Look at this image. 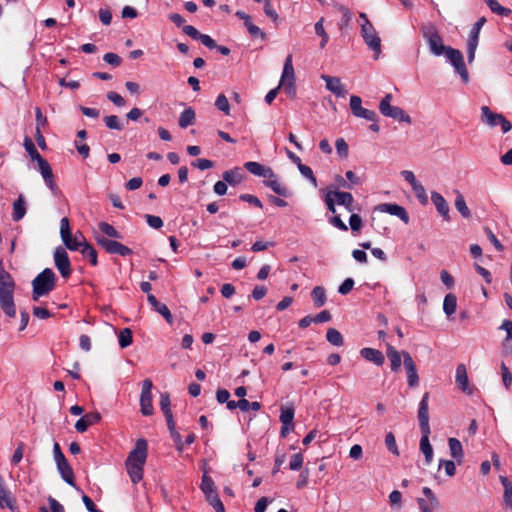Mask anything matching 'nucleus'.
Instances as JSON below:
<instances>
[{
    "instance_id": "obj_1",
    "label": "nucleus",
    "mask_w": 512,
    "mask_h": 512,
    "mask_svg": "<svg viewBox=\"0 0 512 512\" xmlns=\"http://www.w3.org/2000/svg\"><path fill=\"white\" fill-rule=\"evenodd\" d=\"M148 453L147 441L140 438L136 441L132 451H130L125 466L127 473L134 484L139 483L143 479L144 465L146 463Z\"/></svg>"
},
{
    "instance_id": "obj_2",
    "label": "nucleus",
    "mask_w": 512,
    "mask_h": 512,
    "mask_svg": "<svg viewBox=\"0 0 512 512\" xmlns=\"http://www.w3.org/2000/svg\"><path fill=\"white\" fill-rule=\"evenodd\" d=\"M429 393L426 392L420 403L418 408V421L419 427L422 434L420 440V450L425 456V462L427 465H430L433 460V448L429 441V435L431 433L430 425H429V407H428Z\"/></svg>"
},
{
    "instance_id": "obj_3",
    "label": "nucleus",
    "mask_w": 512,
    "mask_h": 512,
    "mask_svg": "<svg viewBox=\"0 0 512 512\" xmlns=\"http://www.w3.org/2000/svg\"><path fill=\"white\" fill-rule=\"evenodd\" d=\"M57 276L51 268H45L32 281V299L48 295L56 287Z\"/></svg>"
},
{
    "instance_id": "obj_4",
    "label": "nucleus",
    "mask_w": 512,
    "mask_h": 512,
    "mask_svg": "<svg viewBox=\"0 0 512 512\" xmlns=\"http://www.w3.org/2000/svg\"><path fill=\"white\" fill-rule=\"evenodd\" d=\"M60 236L65 247L70 251H80L84 247V243H88L82 232L77 231L74 236L72 235L67 217L60 221Z\"/></svg>"
},
{
    "instance_id": "obj_5",
    "label": "nucleus",
    "mask_w": 512,
    "mask_h": 512,
    "mask_svg": "<svg viewBox=\"0 0 512 512\" xmlns=\"http://www.w3.org/2000/svg\"><path fill=\"white\" fill-rule=\"evenodd\" d=\"M420 31L423 38L427 41L431 53L436 56L442 55L448 46L443 44L437 27L432 23H424L421 25Z\"/></svg>"
},
{
    "instance_id": "obj_6",
    "label": "nucleus",
    "mask_w": 512,
    "mask_h": 512,
    "mask_svg": "<svg viewBox=\"0 0 512 512\" xmlns=\"http://www.w3.org/2000/svg\"><path fill=\"white\" fill-rule=\"evenodd\" d=\"M54 459L57 465V469L61 474L63 480L72 487H75L74 472L69 465L65 455L63 454L60 445L55 442L53 445Z\"/></svg>"
},
{
    "instance_id": "obj_7",
    "label": "nucleus",
    "mask_w": 512,
    "mask_h": 512,
    "mask_svg": "<svg viewBox=\"0 0 512 512\" xmlns=\"http://www.w3.org/2000/svg\"><path fill=\"white\" fill-rule=\"evenodd\" d=\"M481 121L490 128L501 126L503 133L512 129L511 122L504 115L493 112L488 106L481 107Z\"/></svg>"
},
{
    "instance_id": "obj_8",
    "label": "nucleus",
    "mask_w": 512,
    "mask_h": 512,
    "mask_svg": "<svg viewBox=\"0 0 512 512\" xmlns=\"http://www.w3.org/2000/svg\"><path fill=\"white\" fill-rule=\"evenodd\" d=\"M392 95L387 94L380 101L379 110L382 115L390 117L399 122H406L410 124L412 122L411 117L400 107L391 105Z\"/></svg>"
},
{
    "instance_id": "obj_9",
    "label": "nucleus",
    "mask_w": 512,
    "mask_h": 512,
    "mask_svg": "<svg viewBox=\"0 0 512 512\" xmlns=\"http://www.w3.org/2000/svg\"><path fill=\"white\" fill-rule=\"evenodd\" d=\"M361 36L365 44L374 52V59L381 53V39L369 20L361 24Z\"/></svg>"
},
{
    "instance_id": "obj_10",
    "label": "nucleus",
    "mask_w": 512,
    "mask_h": 512,
    "mask_svg": "<svg viewBox=\"0 0 512 512\" xmlns=\"http://www.w3.org/2000/svg\"><path fill=\"white\" fill-rule=\"evenodd\" d=\"M485 23H486L485 17L479 18L474 23V25L470 31L468 42H467V59H468L469 63H472L475 59V53H476V49H477V46L479 43L480 31Z\"/></svg>"
},
{
    "instance_id": "obj_11",
    "label": "nucleus",
    "mask_w": 512,
    "mask_h": 512,
    "mask_svg": "<svg viewBox=\"0 0 512 512\" xmlns=\"http://www.w3.org/2000/svg\"><path fill=\"white\" fill-rule=\"evenodd\" d=\"M443 54L446 55L447 59L454 66L455 70L460 74L462 80L464 82H468V71L464 63L461 51L448 46Z\"/></svg>"
},
{
    "instance_id": "obj_12",
    "label": "nucleus",
    "mask_w": 512,
    "mask_h": 512,
    "mask_svg": "<svg viewBox=\"0 0 512 512\" xmlns=\"http://www.w3.org/2000/svg\"><path fill=\"white\" fill-rule=\"evenodd\" d=\"M54 263L63 278L70 277L72 273L71 262L66 249L62 246H58L54 250L53 254Z\"/></svg>"
},
{
    "instance_id": "obj_13",
    "label": "nucleus",
    "mask_w": 512,
    "mask_h": 512,
    "mask_svg": "<svg viewBox=\"0 0 512 512\" xmlns=\"http://www.w3.org/2000/svg\"><path fill=\"white\" fill-rule=\"evenodd\" d=\"M280 85L284 87L285 91L289 95L295 94L296 89L294 84V68L292 63V55H288L285 59Z\"/></svg>"
},
{
    "instance_id": "obj_14",
    "label": "nucleus",
    "mask_w": 512,
    "mask_h": 512,
    "mask_svg": "<svg viewBox=\"0 0 512 512\" xmlns=\"http://www.w3.org/2000/svg\"><path fill=\"white\" fill-rule=\"evenodd\" d=\"M97 243L110 254H118L120 256H129L133 253L132 249L123 245L122 243L108 239L105 237H97Z\"/></svg>"
},
{
    "instance_id": "obj_15",
    "label": "nucleus",
    "mask_w": 512,
    "mask_h": 512,
    "mask_svg": "<svg viewBox=\"0 0 512 512\" xmlns=\"http://www.w3.org/2000/svg\"><path fill=\"white\" fill-rule=\"evenodd\" d=\"M38 169L45 181L47 187L51 190L53 194H56L59 191V188L56 184L55 177L52 171V168L48 161L44 158L37 162Z\"/></svg>"
},
{
    "instance_id": "obj_16",
    "label": "nucleus",
    "mask_w": 512,
    "mask_h": 512,
    "mask_svg": "<svg viewBox=\"0 0 512 512\" xmlns=\"http://www.w3.org/2000/svg\"><path fill=\"white\" fill-rule=\"evenodd\" d=\"M151 388L152 386H143L140 395V412L143 416H152L155 413Z\"/></svg>"
},
{
    "instance_id": "obj_17",
    "label": "nucleus",
    "mask_w": 512,
    "mask_h": 512,
    "mask_svg": "<svg viewBox=\"0 0 512 512\" xmlns=\"http://www.w3.org/2000/svg\"><path fill=\"white\" fill-rule=\"evenodd\" d=\"M321 79L325 81L326 89L335 94L337 97H345L347 91L339 77L323 74Z\"/></svg>"
},
{
    "instance_id": "obj_18",
    "label": "nucleus",
    "mask_w": 512,
    "mask_h": 512,
    "mask_svg": "<svg viewBox=\"0 0 512 512\" xmlns=\"http://www.w3.org/2000/svg\"><path fill=\"white\" fill-rule=\"evenodd\" d=\"M244 168L253 175L263 178H275V173L270 167L264 166L258 162L248 161Z\"/></svg>"
},
{
    "instance_id": "obj_19",
    "label": "nucleus",
    "mask_w": 512,
    "mask_h": 512,
    "mask_svg": "<svg viewBox=\"0 0 512 512\" xmlns=\"http://www.w3.org/2000/svg\"><path fill=\"white\" fill-rule=\"evenodd\" d=\"M14 506H16V500L7 488L4 477L0 474V507L14 510Z\"/></svg>"
},
{
    "instance_id": "obj_20",
    "label": "nucleus",
    "mask_w": 512,
    "mask_h": 512,
    "mask_svg": "<svg viewBox=\"0 0 512 512\" xmlns=\"http://www.w3.org/2000/svg\"><path fill=\"white\" fill-rule=\"evenodd\" d=\"M377 209L381 212H386L391 215L399 217L405 224L409 222V215L404 207L398 204L384 203L378 205Z\"/></svg>"
},
{
    "instance_id": "obj_21",
    "label": "nucleus",
    "mask_w": 512,
    "mask_h": 512,
    "mask_svg": "<svg viewBox=\"0 0 512 512\" xmlns=\"http://www.w3.org/2000/svg\"><path fill=\"white\" fill-rule=\"evenodd\" d=\"M403 364L407 374V382L408 384H417L418 383V374L414 360L411 355L403 351Z\"/></svg>"
},
{
    "instance_id": "obj_22",
    "label": "nucleus",
    "mask_w": 512,
    "mask_h": 512,
    "mask_svg": "<svg viewBox=\"0 0 512 512\" xmlns=\"http://www.w3.org/2000/svg\"><path fill=\"white\" fill-rule=\"evenodd\" d=\"M360 355L365 360L374 363L377 366H381L385 361L383 353L380 350L374 348H362L360 350Z\"/></svg>"
},
{
    "instance_id": "obj_23",
    "label": "nucleus",
    "mask_w": 512,
    "mask_h": 512,
    "mask_svg": "<svg viewBox=\"0 0 512 512\" xmlns=\"http://www.w3.org/2000/svg\"><path fill=\"white\" fill-rule=\"evenodd\" d=\"M336 203L340 206H344L348 212L353 213L356 210L354 205V197L349 192L333 191Z\"/></svg>"
},
{
    "instance_id": "obj_24",
    "label": "nucleus",
    "mask_w": 512,
    "mask_h": 512,
    "mask_svg": "<svg viewBox=\"0 0 512 512\" xmlns=\"http://www.w3.org/2000/svg\"><path fill=\"white\" fill-rule=\"evenodd\" d=\"M431 200L436 207L438 213L445 219L449 220V206L444 197L438 192L431 193Z\"/></svg>"
},
{
    "instance_id": "obj_25",
    "label": "nucleus",
    "mask_w": 512,
    "mask_h": 512,
    "mask_svg": "<svg viewBox=\"0 0 512 512\" xmlns=\"http://www.w3.org/2000/svg\"><path fill=\"white\" fill-rule=\"evenodd\" d=\"M263 183L279 196L286 197L289 194L287 187L277 179L276 175L275 178H266Z\"/></svg>"
},
{
    "instance_id": "obj_26",
    "label": "nucleus",
    "mask_w": 512,
    "mask_h": 512,
    "mask_svg": "<svg viewBox=\"0 0 512 512\" xmlns=\"http://www.w3.org/2000/svg\"><path fill=\"white\" fill-rule=\"evenodd\" d=\"M448 445H449L451 456L460 465L462 463V459L464 457V452H463V447H462L461 442L457 438H449Z\"/></svg>"
},
{
    "instance_id": "obj_27",
    "label": "nucleus",
    "mask_w": 512,
    "mask_h": 512,
    "mask_svg": "<svg viewBox=\"0 0 512 512\" xmlns=\"http://www.w3.org/2000/svg\"><path fill=\"white\" fill-rule=\"evenodd\" d=\"M387 357L390 361V367L392 371H398L401 367V357H403L402 353L398 352L395 347L388 344L387 345Z\"/></svg>"
},
{
    "instance_id": "obj_28",
    "label": "nucleus",
    "mask_w": 512,
    "mask_h": 512,
    "mask_svg": "<svg viewBox=\"0 0 512 512\" xmlns=\"http://www.w3.org/2000/svg\"><path fill=\"white\" fill-rule=\"evenodd\" d=\"M26 214V206L23 195H20L13 204L12 219L14 221H20Z\"/></svg>"
},
{
    "instance_id": "obj_29",
    "label": "nucleus",
    "mask_w": 512,
    "mask_h": 512,
    "mask_svg": "<svg viewBox=\"0 0 512 512\" xmlns=\"http://www.w3.org/2000/svg\"><path fill=\"white\" fill-rule=\"evenodd\" d=\"M195 123V111L189 107L181 112L178 124L181 128L185 129Z\"/></svg>"
},
{
    "instance_id": "obj_30",
    "label": "nucleus",
    "mask_w": 512,
    "mask_h": 512,
    "mask_svg": "<svg viewBox=\"0 0 512 512\" xmlns=\"http://www.w3.org/2000/svg\"><path fill=\"white\" fill-rule=\"evenodd\" d=\"M311 297L314 302V306L320 308L326 303V291L322 286H316L311 292Z\"/></svg>"
},
{
    "instance_id": "obj_31",
    "label": "nucleus",
    "mask_w": 512,
    "mask_h": 512,
    "mask_svg": "<svg viewBox=\"0 0 512 512\" xmlns=\"http://www.w3.org/2000/svg\"><path fill=\"white\" fill-rule=\"evenodd\" d=\"M280 422L284 425L294 426L295 409L293 406H281Z\"/></svg>"
},
{
    "instance_id": "obj_32",
    "label": "nucleus",
    "mask_w": 512,
    "mask_h": 512,
    "mask_svg": "<svg viewBox=\"0 0 512 512\" xmlns=\"http://www.w3.org/2000/svg\"><path fill=\"white\" fill-rule=\"evenodd\" d=\"M223 180L230 185H237L242 181V174L239 168L227 170L222 175Z\"/></svg>"
},
{
    "instance_id": "obj_33",
    "label": "nucleus",
    "mask_w": 512,
    "mask_h": 512,
    "mask_svg": "<svg viewBox=\"0 0 512 512\" xmlns=\"http://www.w3.org/2000/svg\"><path fill=\"white\" fill-rule=\"evenodd\" d=\"M23 146H24L25 150L27 151V153L30 156L32 161L38 162V161L44 159L39 154V152L37 151V149L35 147V144H34V142L32 141V139L30 137L26 136L24 138Z\"/></svg>"
},
{
    "instance_id": "obj_34",
    "label": "nucleus",
    "mask_w": 512,
    "mask_h": 512,
    "mask_svg": "<svg viewBox=\"0 0 512 512\" xmlns=\"http://www.w3.org/2000/svg\"><path fill=\"white\" fill-rule=\"evenodd\" d=\"M455 193H456L455 208L459 211V213L462 215V217L470 218L471 212L466 205L464 196L459 191H455Z\"/></svg>"
},
{
    "instance_id": "obj_35",
    "label": "nucleus",
    "mask_w": 512,
    "mask_h": 512,
    "mask_svg": "<svg viewBox=\"0 0 512 512\" xmlns=\"http://www.w3.org/2000/svg\"><path fill=\"white\" fill-rule=\"evenodd\" d=\"M205 498L207 502L214 508L216 512H225V507L219 498V495L216 491L205 494Z\"/></svg>"
},
{
    "instance_id": "obj_36",
    "label": "nucleus",
    "mask_w": 512,
    "mask_h": 512,
    "mask_svg": "<svg viewBox=\"0 0 512 512\" xmlns=\"http://www.w3.org/2000/svg\"><path fill=\"white\" fill-rule=\"evenodd\" d=\"M457 308V298L454 294H447L443 301V310L447 316L455 313Z\"/></svg>"
},
{
    "instance_id": "obj_37",
    "label": "nucleus",
    "mask_w": 512,
    "mask_h": 512,
    "mask_svg": "<svg viewBox=\"0 0 512 512\" xmlns=\"http://www.w3.org/2000/svg\"><path fill=\"white\" fill-rule=\"evenodd\" d=\"M81 254L89 260L91 265L97 266L98 257L96 249L89 243H84V247L80 250Z\"/></svg>"
},
{
    "instance_id": "obj_38",
    "label": "nucleus",
    "mask_w": 512,
    "mask_h": 512,
    "mask_svg": "<svg viewBox=\"0 0 512 512\" xmlns=\"http://www.w3.org/2000/svg\"><path fill=\"white\" fill-rule=\"evenodd\" d=\"M327 341L337 347H340L344 344V338L342 334L335 328H329L326 333Z\"/></svg>"
},
{
    "instance_id": "obj_39",
    "label": "nucleus",
    "mask_w": 512,
    "mask_h": 512,
    "mask_svg": "<svg viewBox=\"0 0 512 512\" xmlns=\"http://www.w3.org/2000/svg\"><path fill=\"white\" fill-rule=\"evenodd\" d=\"M500 481L504 487V502L507 506L512 507V483L504 476H500Z\"/></svg>"
},
{
    "instance_id": "obj_40",
    "label": "nucleus",
    "mask_w": 512,
    "mask_h": 512,
    "mask_svg": "<svg viewBox=\"0 0 512 512\" xmlns=\"http://www.w3.org/2000/svg\"><path fill=\"white\" fill-rule=\"evenodd\" d=\"M499 329L504 330L506 332V338L503 342L504 347H509L512 350V321L504 320L499 327Z\"/></svg>"
},
{
    "instance_id": "obj_41",
    "label": "nucleus",
    "mask_w": 512,
    "mask_h": 512,
    "mask_svg": "<svg viewBox=\"0 0 512 512\" xmlns=\"http://www.w3.org/2000/svg\"><path fill=\"white\" fill-rule=\"evenodd\" d=\"M485 3L493 13L498 15L508 16L511 13L510 9L501 6L497 0H485Z\"/></svg>"
},
{
    "instance_id": "obj_42",
    "label": "nucleus",
    "mask_w": 512,
    "mask_h": 512,
    "mask_svg": "<svg viewBox=\"0 0 512 512\" xmlns=\"http://www.w3.org/2000/svg\"><path fill=\"white\" fill-rule=\"evenodd\" d=\"M324 18L322 17L319 21L315 23V33L321 37L320 47L324 48L329 40V36L326 33L324 26Z\"/></svg>"
},
{
    "instance_id": "obj_43",
    "label": "nucleus",
    "mask_w": 512,
    "mask_h": 512,
    "mask_svg": "<svg viewBox=\"0 0 512 512\" xmlns=\"http://www.w3.org/2000/svg\"><path fill=\"white\" fill-rule=\"evenodd\" d=\"M98 227L101 232L107 235L110 238L120 239L122 238L120 232H118L111 224L107 222H100Z\"/></svg>"
},
{
    "instance_id": "obj_44",
    "label": "nucleus",
    "mask_w": 512,
    "mask_h": 512,
    "mask_svg": "<svg viewBox=\"0 0 512 512\" xmlns=\"http://www.w3.org/2000/svg\"><path fill=\"white\" fill-rule=\"evenodd\" d=\"M244 26L246 27L248 33L252 37H254V38L259 37L262 40H265L267 38L266 33L264 31H262L258 26H256L252 22V19H250L248 22H244Z\"/></svg>"
},
{
    "instance_id": "obj_45",
    "label": "nucleus",
    "mask_w": 512,
    "mask_h": 512,
    "mask_svg": "<svg viewBox=\"0 0 512 512\" xmlns=\"http://www.w3.org/2000/svg\"><path fill=\"white\" fill-rule=\"evenodd\" d=\"M118 340L121 348L130 346L133 341L132 331L129 328L122 329L119 333Z\"/></svg>"
},
{
    "instance_id": "obj_46",
    "label": "nucleus",
    "mask_w": 512,
    "mask_h": 512,
    "mask_svg": "<svg viewBox=\"0 0 512 512\" xmlns=\"http://www.w3.org/2000/svg\"><path fill=\"white\" fill-rule=\"evenodd\" d=\"M298 169L300 173L313 184L314 187H317V179L309 166L298 163Z\"/></svg>"
},
{
    "instance_id": "obj_47",
    "label": "nucleus",
    "mask_w": 512,
    "mask_h": 512,
    "mask_svg": "<svg viewBox=\"0 0 512 512\" xmlns=\"http://www.w3.org/2000/svg\"><path fill=\"white\" fill-rule=\"evenodd\" d=\"M215 106L218 110L222 111L225 115L230 114V105L227 97L224 94H219L216 101Z\"/></svg>"
},
{
    "instance_id": "obj_48",
    "label": "nucleus",
    "mask_w": 512,
    "mask_h": 512,
    "mask_svg": "<svg viewBox=\"0 0 512 512\" xmlns=\"http://www.w3.org/2000/svg\"><path fill=\"white\" fill-rule=\"evenodd\" d=\"M153 309L158 312L160 315H162L164 317V319L167 321V323L169 324H172L173 323V316L170 312V310L168 309V307L161 303V302H158L154 307Z\"/></svg>"
},
{
    "instance_id": "obj_49",
    "label": "nucleus",
    "mask_w": 512,
    "mask_h": 512,
    "mask_svg": "<svg viewBox=\"0 0 512 512\" xmlns=\"http://www.w3.org/2000/svg\"><path fill=\"white\" fill-rule=\"evenodd\" d=\"M355 117L363 118L368 121H376L377 120V114L373 110H369L363 107H360L358 110H356V113H353Z\"/></svg>"
},
{
    "instance_id": "obj_50",
    "label": "nucleus",
    "mask_w": 512,
    "mask_h": 512,
    "mask_svg": "<svg viewBox=\"0 0 512 512\" xmlns=\"http://www.w3.org/2000/svg\"><path fill=\"white\" fill-rule=\"evenodd\" d=\"M200 488H201L202 492L204 493V495L207 493L216 491L214 481L212 480L211 477H209L206 474H204L202 477Z\"/></svg>"
},
{
    "instance_id": "obj_51",
    "label": "nucleus",
    "mask_w": 512,
    "mask_h": 512,
    "mask_svg": "<svg viewBox=\"0 0 512 512\" xmlns=\"http://www.w3.org/2000/svg\"><path fill=\"white\" fill-rule=\"evenodd\" d=\"M48 503L51 511H49L46 507L42 506L40 507V512H65L63 505L59 503L55 498L50 496L48 498Z\"/></svg>"
},
{
    "instance_id": "obj_52",
    "label": "nucleus",
    "mask_w": 512,
    "mask_h": 512,
    "mask_svg": "<svg viewBox=\"0 0 512 512\" xmlns=\"http://www.w3.org/2000/svg\"><path fill=\"white\" fill-rule=\"evenodd\" d=\"M104 122H105V125L109 129H114V130H122L123 129V124L120 122L118 116H116V115H109V116L104 117Z\"/></svg>"
},
{
    "instance_id": "obj_53",
    "label": "nucleus",
    "mask_w": 512,
    "mask_h": 512,
    "mask_svg": "<svg viewBox=\"0 0 512 512\" xmlns=\"http://www.w3.org/2000/svg\"><path fill=\"white\" fill-rule=\"evenodd\" d=\"M385 445L387 449L394 455H399V450L396 444L395 436L392 432H388L385 436Z\"/></svg>"
},
{
    "instance_id": "obj_54",
    "label": "nucleus",
    "mask_w": 512,
    "mask_h": 512,
    "mask_svg": "<svg viewBox=\"0 0 512 512\" xmlns=\"http://www.w3.org/2000/svg\"><path fill=\"white\" fill-rule=\"evenodd\" d=\"M456 384H468L467 370L464 364H459L456 368Z\"/></svg>"
},
{
    "instance_id": "obj_55",
    "label": "nucleus",
    "mask_w": 512,
    "mask_h": 512,
    "mask_svg": "<svg viewBox=\"0 0 512 512\" xmlns=\"http://www.w3.org/2000/svg\"><path fill=\"white\" fill-rule=\"evenodd\" d=\"M417 199L419 200V202L422 204V205H427L428 204V196L426 194V190L424 188V186L419 183L417 185H415L414 188H412Z\"/></svg>"
},
{
    "instance_id": "obj_56",
    "label": "nucleus",
    "mask_w": 512,
    "mask_h": 512,
    "mask_svg": "<svg viewBox=\"0 0 512 512\" xmlns=\"http://www.w3.org/2000/svg\"><path fill=\"white\" fill-rule=\"evenodd\" d=\"M170 395L168 393H161L160 394V408L165 415L172 414L171 408H170Z\"/></svg>"
},
{
    "instance_id": "obj_57",
    "label": "nucleus",
    "mask_w": 512,
    "mask_h": 512,
    "mask_svg": "<svg viewBox=\"0 0 512 512\" xmlns=\"http://www.w3.org/2000/svg\"><path fill=\"white\" fill-rule=\"evenodd\" d=\"M484 231L487 235V238L489 241L493 244L495 249L499 252H502L504 250V246L502 243L498 240V238L495 236V234L492 232V230L489 227H485Z\"/></svg>"
},
{
    "instance_id": "obj_58",
    "label": "nucleus",
    "mask_w": 512,
    "mask_h": 512,
    "mask_svg": "<svg viewBox=\"0 0 512 512\" xmlns=\"http://www.w3.org/2000/svg\"><path fill=\"white\" fill-rule=\"evenodd\" d=\"M303 455L301 453H296L292 455L290 462H289V468L293 471H298L301 469L303 465Z\"/></svg>"
},
{
    "instance_id": "obj_59",
    "label": "nucleus",
    "mask_w": 512,
    "mask_h": 512,
    "mask_svg": "<svg viewBox=\"0 0 512 512\" xmlns=\"http://www.w3.org/2000/svg\"><path fill=\"white\" fill-rule=\"evenodd\" d=\"M335 147L340 157L346 158L348 156L349 147L343 138L336 140Z\"/></svg>"
},
{
    "instance_id": "obj_60",
    "label": "nucleus",
    "mask_w": 512,
    "mask_h": 512,
    "mask_svg": "<svg viewBox=\"0 0 512 512\" xmlns=\"http://www.w3.org/2000/svg\"><path fill=\"white\" fill-rule=\"evenodd\" d=\"M103 60L111 66L118 67L122 63L121 57L113 52H108L103 56Z\"/></svg>"
},
{
    "instance_id": "obj_61",
    "label": "nucleus",
    "mask_w": 512,
    "mask_h": 512,
    "mask_svg": "<svg viewBox=\"0 0 512 512\" xmlns=\"http://www.w3.org/2000/svg\"><path fill=\"white\" fill-rule=\"evenodd\" d=\"M349 224L353 232H358L362 227V219L358 214L353 212L349 218Z\"/></svg>"
},
{
    "instance_id": "obj_62",
    "label": "nucleus",
    "mask_w": 512,
    "mask_h": 512,
    "mask_svg": "<svg viewBox=\"0 0 512 512\" xmlns=\"http://www.w3.org/2000/svg\"><path fill=\"white\" fill-rule=\"evenodd\" d=\"M145 219L147 224L154 229H160L163 226V221L159 216L146 214Z\"/></svg>"
},
{
    "instance_id": "obj_63",
    "label": "nucleus",
    "mask_w": 512,
    "mask_h": 512,
    "mask_svg": "<svg viewBox=\"0 0 512 512\" xmlns=\"http://www.w3.org/2000/svg\"><path fill=\"white\" fill-rule=\"evenodd\" d=\"M24 448H25V444L23 442H20L18 444L17 448L15 449L13 456L11 458V462L13 465H17L22 460L23 454H24Z\"/></svg>"
},
{
    "instance_id": "obj_64",
    "label": "nucleus",
    "mask_w": 512,
    "mask_h": 512,
    "mask_svg": "<svg viewBox=\"0 0 512 512\" xmlns=\"http://www.w3.org/2000/svg\"><path fill=\"white\" fill-rule=\"evenodd\" d=\"M354 287V280L346 278L338 288V292L342 295H347Z\"/></svg>"
}]
</instances>
